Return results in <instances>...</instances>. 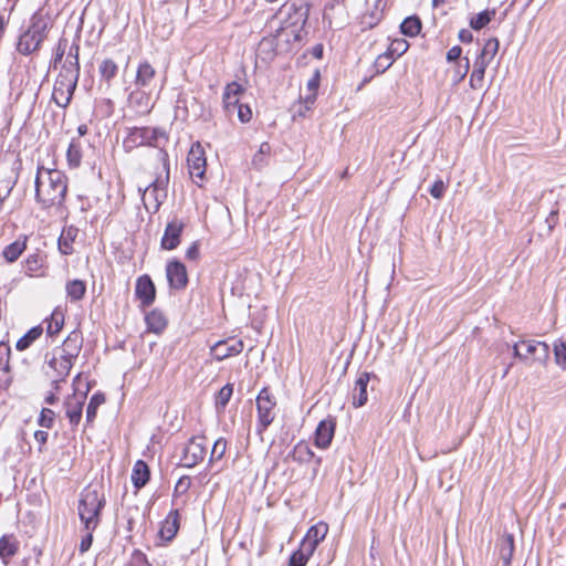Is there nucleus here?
<instances>
[{
	"label": "nucleus",
	"instance_id": "f257e3e1",
	"mask_svg": "<svg viewBox=\"0 0 566 566\" xmlns=\"http://www.w3.org/2000/svg\"><path fill=\"white\" fill-rule=\"evenodd\" d=\"M35 200L42 208L60 207L67 192V178L61 170L38 167Z\"/></svg>",
	"mask_w": 566,
	"mask_h": 566
},
{
	"label": "nucleus",
	"instance_id": "f03ea898",
	"mask_svg": "<svg viewBox=\"0 0 566 566\" xmlns=\"http://www.w3.org/2000/svg\"><path fill=\"white\" fill-rule=\"evenodd\" d=\"M78 44H72L55 80L52 99L60 107H66L76 88L80 76Z\"/></svg>",
	"mask_w": 566,
	"mask_h": 566
},
{
	"label": "nucleus",
	"instance_id": "7ed1b4c3",
	"mask_svg": "<svg viewBox=\"0 0 566 566\" xmlns=\"http://www.w3.org/2000/svg\"><path fill=\"white\" fill-rule=\"evenodd\" d=\"M105 505L102 486L88 485L82 493L78 503V515L86 531H94L99 524L101 511Z\"/></svg>",
	"mask_w": 566,
	"mask_h": 566
},
{
	"label": "nucleus",
	"instance_id": "20e7f679",
	"mask_svg": "<svg viewBox=\"0 0 566 566\" xmlns=\"http://www.w3.org/2000/svg\"><path fill=\"white\" fill-rule=\"evenodd\" d=\"M158 161L163 164V174L143 190L142 199L147 211L156 212L167 197V185L169 181L168 155L163 149L157 151Z\"/></svg>",
	"mask_w": 566,
	"mask_h": 566
},
{
	"label": "nucleus",
	"instance_id": "39448f33",
	"mask_svg": "<svg viewBox=\"0 0 566 566\" xmlns=\"http://www.w3.org/2000/svg\"><path fill=\"white\" fill-rule=\"evenodd\" d=\"M276 401L266 388H263L256 397L258 432L262 433L275 418L274 408Z\"/></svg>",
	"mask_w": 566,
	"mask_h": 566
},
{
	"label": "nucleus",
	"instance_id": "423d86ee",
	"mask_svg": "<svg viewBox=\"0 0 566 566\" xmlns=\"http://www.w3.org/2000/svg\"><path fill=\"white\" fill-rule=\"evenodd\" d=\"M48 366L51 371L48 375L52 378V386L54 390L60 389V382L64 381L69 376L73 366V360L67 358L63 353L53 350L52 357L48 360Z\"/></svg>",
	"mask_w": 566,
	"mask_h": 566
},
{
	"label": "nucleus",
	"instance_id": "0eeeda50",
	"mask_svg": "<svg viewBox=\"0 0 566 566\" xmlns=\"http://www.w3.org/2000/svg\"><path fill=\"white\" fill-rule=\"evenodd\" d=\"M161 135L157 128L134 127L124 139V147L130 150L139 146L153 145L158 139V136Z\"/></svg>",
	"mask_w": 566,
	"mask_h": 566
},
{
	"label": "nucleus",
	"instance_id": "6e6552de",
	"mask_svg": "<svg viewBox=\"0 0 566 566\" xmlns=\"http://www.w3.org/2000/svg\"><path fill=\"white\" fill-rule=\"evenodd\" d=\"M523 360L545 364L549 357V346L539 340H522Z\"/></svg>",
	"mask_w": 566,
	"mask_h": 566
},
{
	"label": "nucleus",
	"instance_id": "1a4fd4ad",
	"mask_svg": "<svg viewBox=\"0 0 566 566\" xmlns=\"http://www.w3.org/2000/svg\"><path fill=\"white\" fill-rule=\"evenodd\" d=\"M187 163L191 177L202 180L206 174L207 161L203 147L200 143H196L191 146Z\"/></svg>",
	"mask_w": 566,
	"mask_h": 566
},
{
	"label": "nucleus",
	"instance_id": "9d476101",
	"mask_svg": "<svg viewBox=\"0 0 566 566\" xmlns=\"http://www.w3.org/2000/svg\"><path fill=\"white\" fill-rule=\"evenodd\" d=\"M207 449L203 437H192L184 450L182 460L187 468H192L202 461L206 457Z\"/></svg>",
	"mask_w": 566,
	"mask_h": 566
},
{
	"label": "nucleus",
	"instance_id": "9b49d317",
	"mask_svg": "<svg viewBox=\"0 0 566 566\" xmlns=\"http://www.w3.org/2000/svg\"><path fill=\"white\" fill-rule=\"evenodd\" d=\"M185 229V223L178 218L171 219L165 229L164 235L160 241V247L164 250H174L180 244V237Z\"/></svg>",
	"mask_w": 566,
	"mask_h": 566
},
{
	"label": "nucleus",
	"instance_id": "f8f14e48",
	"mask_svg": "<svg viewBox=\"0 0 566 566\" xmlns=\"http://www.w3.org/2000/svg\"><path fill=\"white\" fill-rule=\"evenodd\" d=\"M244 348L241 339L228 338L219 340L211 347V354L217 360L239 355Z\"/></svg>",
	"mask_w": 566,
	"mask_h": 566
},
{
	"label": "nucleus",
	"instance_id": "ddd939ff",
	"mask_svg": "<svg viewBox=\"0 0 566 566\" xmlns=\"http://www.w3.org/2000/svg\"><path fill=\"white\" fill-rule=\"evenodd\" d=\"M156 75L157 72L155 67L148 61H143L137 66L134 86L137 88L154 91L156 87Z\"/></svg>",
	"mask_w": 566,
	"mask_h": 566
},
{
	"label": "nucleus",
	"instance_id": "4468645a",
	"mask_svg": "<svg viewBox=\"0 0 566 566\" xmlns=\"http://www.w3.org/2000/svg\"><path fill=\"white\" fill-rule=\"evenodd\" d=\"M335 428L336 421L333 417H327L326 419H323L315 430V446L319 449L328 448L334 438Z\"/></svg>",
	"mask_w": 566,
	"mask_h": 566
},
{
	"label": "nucleus",
	"instance_id": "2eb2a0df",
	"mask_svg": "<svg viewBox=\"0 0 566 566\" xmlns=\"http://www.w3.org/2000/svg\"><path fill=\"white\" fill-rule=\"evenodd\" d=\"M166 275L170 287L176 290L184 289L188 283L186 266L179 261H170L166 265Z\"/></svg>",
	"mask_w": 566,
	"mask_h": 566
},
{
	"label": "nucleus",
	"instance_id": "dca6fc26",
	"mask_svg": "<svg viewBox=\"0 0 566 566\" xmlns=\"http://www.w3.org/2000/svg\"><path fill=\"white\" fill-rule=\"evenodd\" d=\"M86 395L74 392L64 401L65 415L72 426L78 424L82 418V410L85 403Z\"/></svg>",
	"mask_w": 566,
	"mask_h": 566
},
{
	"label": "nucleus",
	"instance_id": "f3484780",
	"mask_svg": "<svg viewBox=\"0 0 566 566\" xmlns=\"http://www.w3.org/2000/svg\"><path fill=\"white\" fill-rule=\"evenodd\" d=\"M135 293L143 306H149L155 301V285L148 275H143L137 279Z\"/></svg>",
	"mask_w": 566,
	"mask_h": 566
},
{
	"label": "nucleus",
	"instance_id": "a211bd4d",
	"mask_svg": "<svg viewBox=\"0 0 566 566\" xmlns=\"http://www.w3.org/2000/svg\"><path fill=\"white\" fill-rule=\"evenodd\" d=\"M243 92L244 88L237 82H231L226 86L222 101L228 115L231 116L235 112L237 106L240 105L239 101Z\"/></svg>",
	"mask_w": 566,
	"mask_h": 566
},
{
	"label": "nucleus",
	"instance_id": "6ab92c4d",
	"mask_svg": "<svg viewBox=\"0 0 566 566\" xmlns=\"http://www.w3.org/2000/svg\"><path fill=\"white\" fill-rule=\"evenodd\" d=\"M370 380L369 373H361L357 377L355 381V386L353 388V405L356 408L364 406L368 400L367 387Z\"/></svg>",
	"mask_w": 566,
	"mask_h": 566
},
{
	"label": "nucleus",
	"instance_id": "aec40b11",
	"mask_svg": "<svg viewBox=\"0 0 566 566\" xmlns=\"http://www.w3.org/2000/svg\"><path fill=\"white\" fill-rule=\"evenodd\" d=\"M153 93L154 91L135 87L128 95V102L142 112H148L153 105Z\"/></svg>",
	"mask_w": 566,
	"mask_h": 566
},
{
	"label": "nucleus",
	"instance_id": "412c9836",
	"mask_svg": "<svg viewBox=\"0 0 566 566\" xmlns=\"http://www.w3.org/2000/svg\"><path fill=\"white\" fill-rule=\"evenodd\" d=\"M179 530V513L171 511L161 524L159 536L164 541H171Z\"/></svg>",
	"mask_w": 566,
	"mask_h": 566
},
{
	"label": "nucleus",
	"instance_id": "4be33fe9",
	"mask_svg": "<svg viewBox=\"0 0 566 566\" xmlns=\"http://www.w3.org/2000/svg\"><path fill=\"white\" fill-rule=\"evenodd\" d=\"M81 347V336L77 333L73 332L66 337L62 347L55 348L54 352L59 354L63 353L67 358L74 360L78 356Z\"/></svg>",
	"mask_w": 566,
	"mask_h": 566
},
{
	"label": "nucleus",
	"instance_id": "5701e85b",
	"mask_svg": "<svg viewBox=\"0 0 566 566\" xmlns=\"http://www.w3.org/2000/svg\"><path fill=\"white\" fill-rule=\"evenodd\" d=\"M4 161L11 165L10 172L6 178V188H8V192H10L19 179L22 163L14 153H7L4 155Z\"/></svg>",
	"mask_w": 566,
	"mask_h": 566
},
{
	"label": "nucleus",
	"instance_id": "b1692460",
	"mask_svg": "<svg viewBox=\"0 0 566 566\" xmlns=\"http://www.w3.org/2000/svg\"><path fill=\"white\" fill-rule=\"evenodd\" d=\"M44 39L32 30L28 29L19 39L18 50L23 54H29L35 51Z\"/></svg>",
	"mask_w": 566,
	"mask_h": 566
},
{
	"label": "nucleus",
	"instance_id": "393cba45",
	"mask_svg": "<svg viewBox=\"0 0 566 566\" xmlns=\"http://www.w3.org/2000/svg\"><path fill=\"white\" fill-rule=\"evenodd\" d=\"M315 549L316 547L303 539L298 549L292 554L289 566H305Z\"/></svg>",
	"mask_w": 566,
	"mask_h": 566
},
{
	"label": "nucleus",
	"instance_id": "a878e982",
	"mask_svg": "<svg viewBox=\"0 0 566 566\" xmlns=\"http://www.w3.org/2000/svg\"><path fill=\"white\" fill-rule=\"evenodd\" d=\"M497 552L504 565H510L514 552V536L512 534H504L499 538Z\"/></svg>",
	"mask_w": 566,
	"mask_h": 566
},
{
	"label": "nucleus",
	"instance_id": "bb28decb",
	"mask_svg": "<svg viewBox=\"0 0 566 566\" xmlns=\"http://www.w3.org/2000/svg\"><path fill=\"white\" fill-rule=\"evenodd\" d=\"M51 25V18L43 10L36 11L31 20L30 30L38 35H41L42 39L45 38L46 31Z\"/></svg>",
	"mask_w": 566,
	"mask_h": 566
},
{
	"label": "nucleus",
	"instance_id": "cd10ccee",
	"mask_svg": "<svg viewBox=\"0 0 566 566\" xmlns=\"http://www.w3.org/2000/svg\"><path fill=\"white\" fill-rule=\"evenodd\" d=\"M77 235V229L73 227L64 228L59 238V250L62 254L69 255L73 253V243Z\"/></svg>",
	"mask_w": 566,
	"mask_h": 566
},
{
	"label": "nucleus",
	"instance_id": "c85d7f7f",
	"mask_svg": "<svg viewBox=\"0 0 566 566\" xmlns=\"http://www.w3.org/2000/svg\"><path fill=\"white\" fill-rule=\"evenodd\" d=\"M145 321L147 324V329L155 334L161 333L167 326V319L165 315L158 310H153L147 313Z\"/></svg>",
	"mask_w": 566,
	"mask_h": 566
},
{
	"label": "nucleus",
	"instance_id": "c756f323",
	"mask_svg": "<svg viewBox=\"0 0 566 566\" xmlns=\"http://www.w3.org/2000/svg\"><path fill=\"white\" fill-rule=\"evenodd\" d=\"M500 42L496 38H490L485 41L475 62H483V65L489 66L499 51Z\"/></svg>",
	"mask_w": 566,
	"mask_h": 566
},
{
	"label": "nucleus",
	"instance_id": "7c9ffc66",
	"mask_svg": "<svg viewBox=\"0 0 566 566\" xmlns=\"http://www.w3.org/2000/svg\"><path fill=\"white\" fill-rule=\"evenodd\" d=\"M327 533L328 525L324 522H318L308 528L303 539L311 543L314 547H317V545L326 537Z\"/></svg>",
	"mask_w": 566,
	"mask_h": 566
},
{
	"label": "nucleus",
	"instance_id": "2f4dec72",
	"mask_svg": "<svg viewBox=\"0 0 566 566\" xmlns=\"http://www.w3.org/2000/svg\"><path fill=\"white\" fill-rule=\"evenodd\" d=\"M27 240L25 235L19 237L14 242L9 244L3 251L2 256L8 262H14L22 254V252L27 249Z\"/></svg>",
	"mask_w": 566,
	"mask_h": 566
},
{
	"label": "nucleus",
	"instance_id": "473e14b6",
	"mask_svg": "<svg viewBox=\"0 0 566 566\" xmlns=\"http://www.w3.org/2000/svg\"><path fill=\"white\" fill-rule=\"evenodd\" d=\"M98 73L101 80L107 85H111V82L116 77L118 73V65L113 59H104L98 65Z\"/></svg>",
	"mask_w": 566,
	"mask_h": 566
},
{
	"label": "nucleus",
	"instance_id": "72a5a7b5",
	"mask_svg": "<svg viewBox=\"0 0 566 566\" xmlns=\"http://www.w3.org/2000/svg\"><path fill=\"white\" fill-rule=\"evenodd\" d=\"M148 480H149L148 465L144 461L138 460L135 463L133 472H132V482L136 489H140L148 482Z\"/></svg>",
	"mask_w": 566,
	"mask_h": 566
},
{
	"label": "nucleus",
	"instance_id": "f704fd0d",
	"mask_svg": "<svg viewBox=\"0 0 566 566\" xmlns=\"http://www.w3.org/2000/svg\"><path fill=\"white\" fill-rule=\"evenodd\" d=\"M65 290H66L67 297L72 302H77L84 297L85 292H86V285L84 283V281L76 279V280L69 281L66 283Z\"/></svg>",
	"mask_w": 566,
	"mask_h": 566
},
{
	"label": "nucleus",
	"instance_id": "c9c22d12",
	"mask_svg": "<svg viewBox=\"0 0 566 566\" xmlns=\"http://www.w3.org/2000/svg\"><path fill=\"white\" fill-rule=\"evenodd\" d=\"M486 67V65H483V62H474L473 71L470 75L471 88H482Z\"/></svg>",
	"mask_w": 566,
	"mask_h": 566
},
{
	"label": "nucleus",
	"instance_id": "e433bc0d",
	"mask_svg": "<svg viewBox=\"0 0 566 566\" xmlns=\"http://www.w3.org/2000/svg\"><path fill=\"white\" fill-rule=\"evenodd\" d=\"M42 327H32L25 335H23L15 344L18 350H24L31 346L42 335Z\"/></svg>",
	"mask_w": 566,
	"mask_h": 566
},
{
	"label": "nucleus",
	"instance_id": "4c0bfd02",
	"mask_svg": "<svg viewBox=\"0 0 566 566\" xmlns=\"http://www.w3.org/2000/svg\"><path fill=\"white\" fill-rule=\"evenodd\" d=\"M66 159L71 167H78L82 160L81 144L77 139H73L66 151Z\"/></svg>",
	"mask_w": 566,
	"mask_h": 566
},
{
	"label": "nucleus",
	"instance_id": "58836bf2",
	"mask_svg": "<svg viewBox=\"0 0 566 566\" xmlns=\"http://www.w3.org/2000/svg\"><path fill=\"white\" fill-rule=\"evenodd\" d=\"M314 458V452L306 442H298L293 450V459L297 462H310Z\"/></svg>",
	"mask_w": 566,
	"mask_h": 566
},
{
	"label": "nucleus",
	"instance_id": "ea45409f",
	"mask_svg": "<svg viewBox=\"0 0 566 566\" xmlns=\"http://www.w3.org/2000/svg\"><path fill=\"white\" fill-rule=\"evenodd\" d=\"M401 33L408 36L417 35L421 30L420 19L417 17L406 18L400 24Z\"/></svg>",
	"mask_w": 566,
	"mask_h": 566
},
{
	"label": "nucleus",
	"instance_id": "a19ab883",
	"mask_svg": "<svg viewBox=\"0 0 566 566\" xmlns=\"http://www.w3.org/2000/svg\"><path fill=\"white\" fill-rule=\"evenodd\" d=\"M494 14H495L494 10H492V11L484 10L471 18L470 27L474 30H481L492 20Z\"/></svg>",
	"mask_w": 566,
	"mask_h": 566
},
{
	"label": "nucleus",
	"instance_id": "79ce46f5",
	"mask_svg": "<svg viewBox=\"0 0 566 566\" xmlns=\"http://www.w3.org/2000/svg\"><path fill=\"white\" fill-rule=\"evenodd\" d=\"M105 402V397L103 394H94L87 405L86 408V420L87 422H92L95 417L99 406Z\"/></svg>",
	"mask_w": 566,
	"mask_h": 566
},
{
	"label": "nucleus",
	"instance_id": "37998d69",
	"mask_svg": "<svg viewBox=\"0 0 566 566\" xmlns=\"http://www.w3.org/2000/svg\"><path fill=\"white\" fill-rule=\"evenodd\" d=\"M63 324H64L63 313L59 312V311H54L52 313L51 318L48 324V328H46L48 334H50V335L57 334L62 329Z\"/></svg>",
	"mask_w": 566,
	"mask_h": 566
},
{
	"label": "nucleus",
	"instance_id": "c03bdc74",
	"mask_svg": "<svg viewBox=\"0 0 566 566\" xmlns=\"http://www.w3.org/2000/svg\"><path fill=\"white\" fill-rule=\"evenodd\" d=\"M226 450H227V440L223 439V438H219L214 441L213 443V447H212V450H211V454H210V459H209V463H213L214 461H219L222 459V457L226 453Z\"/></svg>",
	"mask_w": 566,
	"mask_h": 566
},
{
	"label": "nucleus",
	"instance_id": "a18cd8bd",
	"mask_svg": "<svg viewBox=\"0 0 566 566\" xmlns=\"http://www.w3.org/2000/svg\"><path fill=\"white\" fill-rule=\"evenodd\" d=\"M290 36H293L295 41L300 40L298 29L295 25L282 27L276 31L275 34V39L277 40V42L283 39L290 41Z\"/></svg>",
	"mask_w": 566,
	"mask_h": 566
},
{
	"label": "nucleus",
	"instance_id": "49530a36",
	"mask_svg": "<svg viewBox=\"0 0 566 566\" xmlns=\"http://www.w3.org/2000/svg\"><path fill=\"white\" fill-rule=\"evenodd\" d=\"M554 354L556 364L562 368H566V340H557L554 343Z\"/></svg>",
	"mask_w": 566,
	"mask_h": 566
},
{
	"label": "nucleus",
	"instance_id": "de8ad7c7",
	"mask_svg": "<svg viewBox=\"0 0 566 566\" xmlns=\"http://www.w3.org/2000/svg\"><path fill=\"white\" fill-rule=\"evenodd\" d=\"M18 549V542L12 537L2 536V563L8 564L9 562L4 559L6 556L13 555Z\"/></svg>",
	"mask_w": 566,
	"mask_h": 566
},
{
	"label": "nucleus",
	"instance_id": "09e8293b",
	"mask_svg": "<svg viewBox=\"0 0 566 566\" xmlns=\"http://www.w3.org/2000/svg\"><path fill=\"white\" fill-rule=\"evenodd\" d=\"M409 48V44L406 40L403 39H396L391 42L390 46L388 48L387 52L392 56V57H398L400 55H402Z\"/></svg>",
	"mask_w": 566,
	"mask_h": 566
},
{
	"label": "nucleus",
	"instance_id": "8fccbe9b",
	"mask_svg": "<svg viewBox=\"0 0 566 566\" xmlns=\"http://www.w3.org/2000/svg\"><path fill=\"white\" fill-rule=\"evenodd\" d=\"M232 392H233L232 385L227 384L226 386H223L217 395L216 406L220 407V408H224L228 405V402L232 396Z\"/></svg>",
	"mask_w": 566,
	"mask_h": 566
},
{
	"label": "nucleus",
	"instance_id": "3c124183",
	"mask_svg": "<svg viewBox=\"0 0 566 566\" xmlns=\"http://www.w3.org/2000/svg\"><path fill=\"white\" fill-rule=\"evenodd\" d=\"M395 61V57H392L388 52H385L377 56L374 66L378 73L385 72Z\"/></svg>",
	"mask_w": 566,
	"mask_h": 566
},
{
	"label": "nucleus",
	"instance_id": "603ef678",
	"mask_svg": "<svg viewBox=\"0 0 566 566\" xmlns=\"http://www.w3.org/2000/svg\"><path fill=\"white\" fill-rule=\"evenodd\" d=\"M54 418H55V413L53 410H51L49 408H43L41 410L38 423H39V426H41L43 428L50 429L54 424Z\"/></svg>",
	"mask_w": 566,
	"mask_h": 566
},
{
	"label": "nucleus",
	"instance_id": "864d4df0",
	"mask_svg": "<svg viewBox=\"0 0 566 566\" xmlns=\"http://www.w3.org/2000/svg\"><path fill=\"white\" fill-rule=\"evenodd\" d=\"M235 112L238 114L239 119L242 123H248L252 118V111L249 107V105L240 104L239 106H237Z\"/></svg>",
	"mask_w": 566,
	"mask_h": 566
},
{
	"label": "nucleus",
	"instance_id": "5fc2aeb1",
	"mask_svg": "<svg viewBox=\"0 0 566 566\" xmlns=\"http://www.w3.org/2000/svg\"><path fill=\"white\" fill-rule=\"evenodd\" d=\"M444 191H446V185L441 179L436 180L429 190L430 195L436 199L442 198L444 195Z\"/></svg>",
	"mask_w": 566,
	"mask_h": 566
},
{
	"label": "nucleus",
	"instance_id": "6e6d98bb",
	"mask_svg": "<svg viewBox=\"0 0 566 566\" xmlns=\"http://www.w3.org/2000/svg\"><path fill=\"white\" fill-rule=\"evenodd\" d=\"M190 485H191L190 478L187 476V475H184L176 483L175 492H177V493H185V492H187L189 490Z\"/></svg>",
	"mask_w": 566,
	"mask_h": 566
},
{
	"label": "nucleus",
	"instance_id": "4d7b16f0",
	"mask_svg": "<svg viewBox=\"0 0 566 566\" xmlns=\"http://www.w3.org/2000/svg\"><path fill=\"white\" fill-rule=\"evenodd\" d=\"M461 53H462V49L459 45L452 46L447 52V60L450 62L457 61L461 56Z\"/></svg>",
	"mask_w": 566,
	"mask_h": 566
},
{
	"label": "nucleus",
	"instance_id": "13d9d810",
	"mask_svg": "<svg viewBox=\"0 0 566 566\" xmlns=\"http://www.w3.org/2000/svg\"><path fill=\"white\" fill-rule=\"evenodd\" d=\"M199 256V245L193 242L186 251V258L189 260H197Z\"/></svg>",
	"mask_w": 566,
	"mask_h": 566
},
{
	"label": "nucleus",
	"instance_id": "bf43d9fd",
	"mask_svg": "<svg viewBox=\"0 0 566 566\" xmlns=\"http://www.w3.org/2000/svg\"><path fill=\"white\" fill-rule=\"evenodd\" d=\"M48 432L38 430L34 432V439L40 444V451L42 450V446H44L48 441Z\"/></svg>",
	"mask_w": 566,
	"mask_h": 566
},
{
	"label": "nucleus",
	"instance_id": "052dcab7",
	"mask_svg": "<svg viewBox=\"0 0 566 566\" xmlns=\"http://www.w3.org/2000/svg\"><path fill=\"white\" fill-rule=\"evenodd\" d=\"M92 532L93 531H88L87 535L82 538L80 545L82 552H86L91 547L93 541Z\"/></svg>",
	"mask_w": 566,
	"mask_h": 566
},
{
	"label": "nucleus",
	"instance_id": "680f3d73",
	"mask_svg": "<svg viewBox=\"0 0 566 566\" xmlns=\"http://www.w3.org/2000/svg\"><path fill=\"white\" fill-rule=\"evenodd\" d=\"M472 39H473L472 33L469 30L463 29L459 32V40L461 42L469 43L472 41Z\"/></svg>",
	"mask_w": 566,
	"mask_h": 566
},
{
	"label": "nucleus",
	"instance_id": "e2e57ef3",
	"mask_svg": "<svg viewBox=\"0 0 566 566\" xmlns=\"http://www.w3.org/2000/svg\"><path fill=\"white\" fill-rule=\"evenodd\" d=\"M303 98V96L301 97ZM315 98H316V94L315 93H311L306 96H304V104H305V109L308 111L311 105L315 102Z\"/></svg>",
	"mask_w": 566,
	"mask_h": 566
},
{
	"label": "nucleus",
	"instance_id": "0e129e2a",
	"mask_svg": "<svg viewBox=\"0 0 566 566\" xmlns=\"http://www.w3.org/2000/svg\"><path fill=\"white\" fill-rule=\"evenodd\" d=\"M513 353H514L515 357H517L518 359L523 360V346H522V342H518V343L513 345Z\"/></svg>",
	"mask_w": 566,
	"mask_h": 566
},
{
	"label": "nucleus",
	"instance_id": "69168bd1",
	"mask_svg": "<svg viewBox=\"0 0 566 566\" xmlns=\"http://www.w3.org/2000/svg\"><path fill=\"white\" fill-rule=\"evenodd\" d=\"M307 88L311 93H315L316 94V91L318 88V78L317 77H314L312 80L308 81L307 83Z\"/></svg>",
	"mask_w": 566,
	"mask_h": 566
},
{
	"label": "nucleus",
	"instance_id": "338daca9",
	"mask_svg": "<svg viewBox=\"0 0 566 566\" xmlns=\"http://www.w3.org/2000/svg\"><path fill=\"white\" fill-rule=\"evenodd\" d=\"M65 52V44H63L62 42L59 43V46H57V50H56V57H55V63L57 62V60H62V56Z\"/></svg>",
	"mask_w": 566,
	"mask_h": 566
},
{
	"label": "nucleus",
	"instance_id": "774afa93",
	"mask_svg": "<svg viewBox=\"0 0 566 566\" xmlns=\"http://www.w3.org/2000/svg\"><path fill=\"white\" fill-rule=\"evenodd\" d=\"M27 263L29 264L30 270H34L38 268V258L35 255L30 256L28 258Z\"/></svg>",
	"mask_w": 566,
	"mask_h": 566
}]
</instances>
